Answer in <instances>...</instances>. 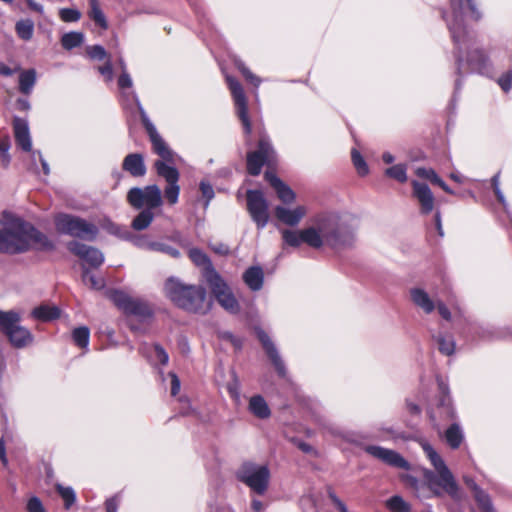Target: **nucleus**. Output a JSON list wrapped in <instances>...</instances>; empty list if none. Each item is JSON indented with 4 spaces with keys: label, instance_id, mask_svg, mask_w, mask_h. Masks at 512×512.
I'll return each mask as SVG.
<instances>
[{
    "label": "nucleus",
    "instance_id": "f257e3e1",
    "mask_svg": "<svg viewBox=\"0 0 512 512\" xmlns=\"http://www.w3.org/2000/svg\"><path fill=\"white\" fill-rule=\"evenodd\" d=\"M357 221L348 216L321 214L300 230L281 229L284 245L299 247L306 244L313 249L330 247L335 251L352 249L357 242Z\"/></svg>",
    "mask_w": 512,
    "mask_h": 512
},
{
    "label": "nucleus",
    "instance_id": "f03ea898",
    "mask_svg": "<svg viewBox=\"0 0 512 512\" xmlns=\"http://www.w3.org/2000/svg\"><path fill=\"white\" fill-rule=\"evenodd\" d=\"M480 17L474 0H450V12L444 15L453 41L458 51V70L462 66L463 51L467 52V65L473 71L484 72L488 59L484 52L476 46L474 36L467 31L464 21L478 20Z\"/></svg>",
    "mask_w": 512,
    "mask_h": 512
},
{
    "label": "nucleus",
    "instance_id": "7ed1b4c3",
    "mask_svg": "<svg viewBox=\"0 0 512 512\" xmlns=\"http://www.w3.org/2000/svg\"><path fill=\"white\" fill-rule=\"evenodd\" d=\"M421 447L434 471L423 470L424 483H420L412 476L405 478L407 484L413 489L415 496L420 499H427L431 496L447 494L454 500H460L462 498L460 486L443 458L428 442H422Z\"/></svg>",
    "mask_w": 512,
    "mask_h": 512
},
{
    "label": "nucleus",
    "instance_id": "20e7f679",
    "mask_svg": "<svg viewBox=\"0 0 512 512\" xmlns=\"http://www.w3.org/2000/svg\"><path fill=\"white\" fill-rule=\"evenodd\" d=\"M3 217L4 229H0L1 253L16 254L29 249L50 252L55 249V243L31 224L10 212H5Z\"/></svg>",
    "mask_w": 512,
    "mask_h": 512
},
{
    "label": "nucleus",
    "instance_id": "39448f33",
    "mask_svg": "<svg viewBox=\"0 0 512 512\" xmlns=\"http://www.w3.org/2000/svg\"><path fill=\"white\" fill-rule=\"evenodd\" d=\"M166 296L177 306L196 313H204L209 308L206 292L201 286L184 285L175 278H170L164 286Z\"/></svg>",
    "mask_w": 512,
    "mask_h": 512
},
{
    "label": "nucleus",
    "instance_id": "423d86ee",
    "mask_svg": "<svg viewBox=\"0 0 512 512\" xmlns=\"http://www.w3.org/2000/svg\"><path fill=\"white\" fill-rule=\"evenodd\" d=\"M166 296L177 306L196 313H204L209 308L206 292L201 286L184 285L175 278H170L164 286Z\"/></svg>",
    "mask_w": 512,
    "mask_h": 512
},
{
    "label": "nucleus",
    "instance_id": "0eeeda50",
    "mask_svg": "<svg viewBox=\"0 0 512 512\" xmlns=\"http://www.w3.org/2000/svg\"><path fill=\"white\" fill-rule=\"evenodd\" d=\"M20 322L21 315L18 312L0 310V332L5 334L16 348H24L34 340L32 333Z\"/></svg>",
    "mask_w": 512,
    "mask_h": 512
},
{
    "label": "nucleus",
    "instance_id": "6e6552de",
    "mask_svg": "<svg viewBox=\"0 0 512 512\" xmlns=\"http://www.w3.org/2000/svg\"><path fill=\"white\" fill-rule=\"evenodd\" d=\"M54 223L59 233L72 237L92 241L98 234V228L95 224L71 214H57L54 217Z\"/></svg>",
    "mask_w": 512,
    "mask_h": 512
},
{
    "label": "nucleus",
    "instance_id": "1a4fd4ad",
    "mask_svg": "<svg viewBox=\"0 0 512 512\" xmlns=\"http://www.w3.org/2000/svg\"><path fill=\"white\" fill-rule=\"evenodd\" d=\"M238 479L257 494H264L270 481L268 466L253 462H245L237 472Z\"/></svg>",
    "mask_w": 512,
    "mask_h": 512
},
{
    "label": "nucleus",
    "instance_id": "9d476101",
    "mask_svg": "<svg viewBox=\"0 0 512 512\" xmlns=\"http://www.w3.org/2000/svg\"><path fill=\"white\" fill-rule=\"evenodd\" d=\"M128 203L136 208L154 209L163 203L161 190L157 185H149L144 188H131L127 194Z\"/></svg>",
    "mask_w": 512,
    "mask_h": 512
},
{
    "label": "nucleus",
    "instance_id": "9b49d317",
    "mask_svg": "<svg viewBox=\"0 0 512 512\" xmlns=\"http://www.w3.org/2000/svg\"><path fill=\"white\" fill-rule=\"evenodd\" d=\"M171 164L174 162H167L164 160H156L154 162V168L158 176L165 179L167 187L164 190V196L170 205H174L178 202L180 193V187L178 185L179 172Z\"/></svg>",
    "mask_w": 512,
    "mask_h": 512
},
{
    "label": "nucleus",
    "instance_id": "f8f14e48",
    "mask_svg": "<svg viewBox=\"0 0 512 512\" xmlns=\"http://www.w3.org/2000/svg\"><path fill=\"white\" fill-rule=\"evenodd\" d=\"M109 298L119 309L123 310L126 314L134 315L140 318H147L151 315V309L145 301L139 298H134L123 291H111Z\"/></svg>",
    "mask_w": 512,
    "mask_h": 512
},
{
    "label": "nucleus",
    "instance_id": "ddd939ff",
    "mask_svg": "<svg viewBox=\"0 0 512 512\" xmlns=\"http://www.w3.org/2000/svg\"><path fill=\"white\" fill-rule=\"evenodd\" d=\"M247 210L258 229H263L269 221V206L264 194L259 190H248Z\"/></svg>",
    "mask_w": 512,
    "mask_h": 512
},
{
    "label": "nucleus",
    "instance_id": "4468645a",
    "mask_svg": "<svg viewBox=\"0 0 512 512\" xmlns=\"http://www.w3.org/2000/svg\"><path fill=\"white\" fill-rule=\"evenodd\" d=\"M209 275L210 278L208 285L210 286L218 303L228 312L233 314L237 313L239 311V304L227 283L219 274L209 272Z\"/></svg>",
    "mask_w": 512,
    "mask_h": 512
},
{
    "label": "nucleus",
    "instance_id": "2eb2a0df",
    "mask_svg": "<svg viewBox=\"0 0 512 512\" xmlns=\"http://www.w3.org/2000/svg\"><path fill=\"white\" fill-rule=\"evenodd\" d=\"M274 151L267 139L261 138L258 149L247 155V169L251 175H258L264 163H270Z\"/></svg>",
    "mask_w": 512,
    "mask_h": 512
},
{
    "label": "nucleus",
    "instance_id": "dca6fc26",
    "mask_svg": "<svg viewBox=\"0 0 512 512\" xmlns=\"http://www.w3.org/2000/svg\"><path fill=\"white\" fill-rule=\"evenodd\" d=\"M226 80L235 102L237 114L242 121L245 132L250 134L252 127L248 117L247 99L243 88L236 79L230 76H227Z\"/></svg>",
    "mask_w": 512,
    "mask_h": 512
},
{
    "label": "nucleus",
    "instance_id": "f3484780",
    "mask_svg": "<svg viewBox=\"0 0 512 512\" xmlns=\"http://www.w3.org/2000/svg\"><path fill=\"white\" fill-rule=\"evenodd\" d=\"M365 451L371 456L383 461L384 463L405 470L410 469V464L396 451L386 449L376 445H370Z\"/></svg>",
    "mask_w": 512,
    "mask_h": 512
},
{
    "label": "nucleus",
    "instance_id": "a211bd4d",
    "mask_svg": "<svg viewBox=\"0 0 512 512\" xmlns=\"http://www.w3.org/2000/svg\"><path fill=\"white\" fill-rule=\"evenodd\" d=\"M67 248L70 252L86 261L92 267H99L104 262V256L100 250L87 246L78 241H71Z\"/></svg>",
    "mask_w": 512,
    "mask_h": 512
},
{
    "label": "nucleus",
    "instance_id": "6ab92c4d",
    "mask_svg": "<svg viewBox=\"0 0 512 512\" xmlns=\"http://www.w3.org/2000/svg\"><path fill=\"white\" fill-rule=\"evenodd\" d=\"M307 212L308 210L304 205H299L292 209L284 206H277L275 208L276 218L288 226L298 225L307 215Z\"/></svg>",
    "mask_w": 512,
    "mask_h": 512
},
{
    "label": "nucleus",
    "instance_id": "aec40b11",
    "mask_svg": "<svg viewBox=\"0 0 512 512\" xmlns=\"http://www.w3.org/2000/svg\"><path fill=\"white\" fill-rule=\"evenodd\" d=\"M413 195L416 197L420 204L421 212L424 214L430 213L434 208V196L430 188L418 181H412Z\"/></svg>",
    "mask_w": 512,
    "mask_h": 512
},
{
    "label": "nucleus",
    "instance_id": "412c9836",
    "mask_svg": "<svg viewBox=\"0 0 512 512\" xmlns=\"http://www.w3.org/2000/svg\"><path fill=\"white\" fill-rule=\"evenodd\" d=\"M148 135L152 143L153 151L157 155H159V157L161 158L160 160H164L167 162H175V153L169 148V146L157 132L155 127L149 128Z\"/></svg>",
    "mask_w": 512,
    "mask_h": 512
},
{
    "label": "nucleus",
    "instance_id": "4be33fe9",
    "mask_svg": "<svg viewBox=\"0 0 512 512\" xmlns=\"http://www.w3.org/2000/svg\"><path fill=\"white\" fill-rule=\"evenodd\" d=\"M13 130L17 145L24 151L32 153V142L27 121L15 117L13 120Z\"/></svg>",
    "mask_w": 512,
    "mask_h": 512
},
{
    "label": "nucleus",
    "instance_id": "5701e85b",
    "mask_svg": "<svg viewBox=\"0 0 512 512\" xmlns=\"http://www.w3.org/2000/svg\"><path fill=\"white\" fill-rule=\"evenodd\" d=\"M410 297L413 304L426 314H430L436 309L437 300H434L422 288H412L410 290Z\"/></svg>",
    "mask_w": 512,
    "mask_h": 512
},
{
    "label": "nucleus",
    "instance_id": "b1692460",
    "mask_svg": "<svg viewBox=\"0 0 512 512\" xmlns=\"http://www.w3.org/2000/svg\"><path fill=\"white\" fill-rule=\"evenodd\" d=\"M266 180L270 183V185L275 189L278 198L285 204L292 203L296 195L292 191V189L283 183L278 177L273 175L272 173H265Z\"/></svg>",
    "mask_w": 512,
    "mask_h": 512
},
{
    "label": "nucleus",
    "instance_id": "393cba45",
    "mask_svg": "<svg viewBox=\"0 0 512 512\" xmlns=\"http://www.w3.org/2000/svg\"><path fill=\"white\" fill-rule=\"evenodd\" d=\"M122 168L134 177H142L146 173L143 156L139 153L128 154L123 160Z\"/></svg>",
    "mask_w": 512,
    "mask_h": 512
},
{
    "label": "nucleus",
    "instance_id": "a878e982",
    "mask_svg": "<svg viewBox=\"0 0 512 512\" xmlns=\"http://www.w3.org/2000/svg\"><path fill=\"white\" fill-rule=\"evenodd\" d=\"M258 337H259V340L261 341V343L263 344V347L266 350L269 358L271 359L272 363L274 364L278 374L281 376H284L285 375V365H284L283 361L281 360L273 343L269 339L268 335L265 334L263 331H259Z\"/></svg>",
    "mask_w": 512,
    "mask_h": 512
},
{
    "label": "nucleus",
    "instance_id": "bb28decb",
    "mask_svg": "<svg viewBox=\"0 0 512 512\" xmlns=\"http://www.w3.org/2000/svg\"><path fill=\"white\" fill-rule=\"evenodd\" d=\"M189 257L194 262L195 265L201 268L202 276L205 281L209 282V272H213L214 274H218L213 268L209 258L207 255L199 249L193 248L189 251Z\"/></svg>",
    "mask_w": 512,
    "mask_h": 512
},
{
    "label": "nucleus",
    "instance_id": "cd10ccee",
    "mask_svg": "<svg viewBox=\"0 0 512 512\" xmlns=\"http://www.w3.org/2000/svg\"><path fill=\"white\" fill-rule=\"evenodd\" d=\"M60 315V309L57 306L51 304H41L35 307L31 312V316L34 319L42 322L52 321L59 318Z\"/></svg>",
    "mask_w": 512,
    "mask_h": 512
},
{
    "label": "nucleus",
    "instance_id": "c85d7f7f",
    "mask_svg": "<svg viewBox=\"0 0 512 512\" xmlns=\"http://www.w3.org/2000/svg\"><path fill=\"white\" fill-rule=\"evenodd\" d=\"M243 280L251 290H260L264 281V273L262 268L259 266L248 268L243 274Z\"/></svg>",
    "mask_w": 512,
    "mask_h": 512
},
{
    "label": "nucleus",
    "instance_id": "c756f323",
    "mask_svg": "<svg viewBox=\"0 0 512 512\" xmlns=\"http://www.w3.org/2000/svg\"><path fill=\"white\" fill-rule=\"evenodd\" d=\"M249 410L254 416L261 419L268 418L271 413L268 404L260 395H256L250 398Z\"/></svg>",
    "mask_w": 512,
    "mask_h": 512
},
{
    "label": "nucleus",
    "instance_id": "7c9ffc66",
    "mask_svg": "<svg viewBox=\"0 0 512 512\" xmlns=\"http://www.w3.org/2000/svg\"><path fill=\"white\" fill-rule=\"evenodd\" d=\"M416 175L420 178L429 180L431 183L441 187L446 193L454 194V191L450 189L446 183L436 174L433 169L417 168L415 171Z\"/></svg>",
    "mask_w": 512,
    "mask_h": 512
},
{
    "label": "nucleus",
    "instance_id": "2f4dec72",
    "mask_svg": "<svg viewBox=\"0 0 512 512\" xmlns=\"http://www.w3.org/2000/svg\"><path fill=\"white\" fill-rule=\"evenodd\" d=\"M36 83V71L34 69L21 71L19 75V90L23 94H30Z\"/></svg>",
    "mask_w": 512,
    "mask_h": 512
},
{
    "label": "nucleus",
    "instance_id": "473e14b6",
    "mask_svg": "<svg viewBox=\"0 0 512 512\" xmlns=\"http://www.w3.org/2000/svg\"><path fill=\"white\" fill-rule=\"evenodd\" d=\"M445 439L452 449H457L464 439L461 427L456 423L452 424L445 432Z\"/></svg>",
    "mask_w": 512,
    "mask_h": 512
},
{
    "label": "nucleus",
    "instance_id": "72a5a7b5",
    "mask_svg": "<svg viewBox=\"0 0 512 512\" xmlns=\"http://www.w3.org/2000/svg\"><path fill=\"white\" fill-rule=\"evenodd\" d=\"M153 219L152 209H144L133 219L131 226L134 230L141 231L148 228Z\"/></svg>",
    "mask_w": 512,
    "mask_h": 512
},
{
    "label": "nucleus",
    "instance_id": "f704fd0d",
    "mask_svg": "<svg viewBox=\"0 0 512 512\" xmlns=\"http://www.w3.org/2000/svg\"><path fill=\"white\" fill-rule=\"evenodd\" d=\"M386 508L390 512H411V505L405 501L401 496L394 495L386 500L385 502Z\"/></svg>",
    "mask_w": 512,
    "mask_h": 512
},
{
    "label": "nucleus",
    "instance_id": "c9c22d12",
    "mask_svg": "<svg viewBox=\"0 0 512 512\" xmlns=\"http://www.w3.org/2000/svg\"><path fill=\"white\" fill-rule=\"evenodd\" d=\"M84 40V35L80 32H70L66 33L61 38V44L62 46L67 49L71 50L72 48H75L82 44Z\"/></svg>",
    "mask_w": 512,
    "mask_h": 512
},
{
    "label": "nucleus",
    "instance_id": "e433bc0d",
    "mask_svg": "<svg viewBox=\"0 0 512 512\" xmlns=\"http://www.w3.org/2000/svg\"><path fill=\"white\" fill-rule=\"evenodd\" d=\"M16 32L18 36L28 41L32 38L34 32V24L31 20H21L16 24Z\"/></svg>",
    "mask_w": 512,
    "mask_h": 512
},
{
    "label": "nucleus",
    "instance_id": "4c0bfd02",
    "mask_svg": "<svg viewBox=\"0 0 512 512\" xmlns=\"http://www.w3.org/2000/svg\"><path fill=\"white\" fill-rule=\"evenodd\" d=\"M385 174L401 183L407 181V166L405 164H396L386 169Z\"/></svg>",
    "mask_w": 512,
    "mask_h": 512
},
{
    "label": "nucleus",
    "instance_id": "58836bf2",
    "mask_svg": "<svg viewBox=\"0 0 512 512\" xmlns=\"http://www.w3.org/2000/svg\"><path fill=\"white\" fill-rule=\"evenodd\" d=\"M82 280L86 285H89L92 289L96 290L102 289L105 285L102 278L97 277L86 268L83 269Z\"/></svg>",
    "mask_w": 512,
    "mask_h": 512
},
{
    "label": "nucleus",
    "instance_id": "ea45409f",
    "mask_svg": "<svg viewBox=\"0 0 512 512\" xmlns=\"http://www.w3.org/2000/svg\"><path fill=\"white\" fill-rule=\"evenodd\" d=\"M89 329L87 327H79L73 331V340L81 348H86L89 343Z\"/></svg>",
    "mask_w": 512,
    "mask_h": 512
},
{
    "label": "nucleus",
    "instance_id": "a19ab883",
    "mask_svg": "<svg viewBox=\"0 0 512 512\" xmlns=\"http://www.w3.org/2000/svg\"><path fill=\"white\" fill-rule=\"evenodd\" d=\"M474 498L482 512H494L488 494L485 493L482 489L474 494Z\"/></svg>",
    "mask_w": 512,
    "mask_h": 512
},
{
    "label": "nucleus",
    "instance_id": "79ce46f5",
    "mask_svg": "<svg viewBox=\"0 0 512 512\" xmlns=\"http://www.w3.org/2000/svg\"><path fill=\"white\" fill-rule=\"evenodd\" d=\"M148 250L163 252L171 257L177 258L180 253L177 249L160 242L147 243Z\"/></svg>",
    "mask_w": 512,
    "mask_h": 512
},
{
    "label": "nucleus",
    "instance_id": "37998d69",
    "mask_svg": "<svg viewBox=\"0 0 512 512\" xmlns=\"http://www.w3.org/2000/svg\"><path fill=\"white\" fill-rule=\"evenodd\" d=\"M58 493L62 497L65 502V507L68 509L71 505L74 504L76 500V495L74 490L71 487H64L60 484L56 486Z\"/></svg>",
    "mask_w": 512,
    "mask_h": 512
},
{
    "label": "nucleus",
    "instance_id": "c03bdc74",
    "mask_svg": "<svg viewBox=\"0 0 512 512\" xmlns=\"http://www.w3.org/2000/svg\"><path fill=\"white\" fill-rule=\"evenodd\" d=\"M439 351L445 355H452L455 350V342L452 337L445 338L439 336L437 338Z\"/></svg>",
    "mask_w": 512,
    "mask_h": 512
},
{
    "label": "nucleus",
    "instance_id": "a18cd8bd",
    "mask_svg": "<svg viewBox=\"0 0 512 512\" xmlns=\"http://www.w3.org/2000/svg\"><path fill=\"white\" fill-rule=\"evenodd\" d=\"M351 157L358 174L361 176L367 175L369 169L361 154L357 150H352Z\"/></svg>",
    "mask_w": 512,
    "mask_h": 512
},
{
    "label": "nucleus",
    "instance_id": "49530a36",
    "mask_svg": "<svg viewBox=\"0 0 512 512\" xmlns=\"http://www.w3.org/2000/svg\"><path fill=\"white\" fill-rule=\"evenodd\" d=\"M59 15L64 22H76L80 19L81 13L76 9L63 8L59 11Z\"/></svg>",
    "mask_w": 512,
    "mask_h": 512
},
{
    "label": "nucleus",
    "instance_id": "de8ad7c7",
    "mask_svg": "<svg viewBox=\"0 0 512 512\" xmlns=\"http://www.w3.org/2000/svg\"><path fill=\"white\" fill-rule=\"evenodd\" d=\"M238 69L241 71L242 75L245 79L251 83L253 86L258 87L261 84V79L254 75L244 64L239 63Z\"/></svg>",
    "mask_w": 512,
    "mask_h": 512
},
{
    "label": "nucleus",
    "instance_id": "09e8293b",
    "mask_svg": "<svg viewBox=\"0 0 512 512\" xmlns=\"http://www.w3.org/2000/svg\"><path fill=\"white\" fill-rule=\"evenodd\" d=\"M90 17L103 29L107 28L106 18L99 6L90 9Z\"/></svg>",
    "mask_w": 512,
    "mask_h": 512
},
{
    "label": "nucleus",
    "instance_id": "8fccbe9b",
    "mask_svg": "<svg viewBox=\"0 0 512 512\" xmlns=\"http://www.w3.org/2000/svg\"><path fill=\"white\" fill-rule=\"evenodd\" d=\"M9 148L10 144L8 140L0 139V159L4 167H7L10 162Z\"/></svg>",
    "mask_w": 512,
    "mask_h": 512
},
{
    "label": "nucleus",
    "instance_id": "3c124183",
    "mask_svg": "<svg viewBox=\"0 0 512 512\" xmlns=\"http://www.w3.org/2000/svg\"><path fill=\"white\" fill-rule=\"evenodd\" d=\"M88 55L93 59L102 60L106 58L107 54L105 49L100 45H94L87 48Z\"/></svg>",
    "mask_w": 512,
    "mask_h": 512
},
{
    "label": "nucleus",
    "instance_id": "603ef678",
    "mask_svg": "<svg viewBox=\"0 0 512 512\" xmlns=\"http://www.w3.org/2000/svg\"><path fill=\"white\" fill-rule=\"evenodd\" d=\"M153 357L155 361H158L162 365H166L168 363L169 357L166 351L159 345H155L153 348Z\"/></svg>",
    "mask_w": 512,
    "mask_h": 512
},
{
    "label": "nucleus",
    "instance_id": "864d4df0",
    "mask_svg": "<svg viewBox=\"0 0 512 512\" xmlns=\"http://www.w3.org/2000/svg\"><path fill=\"white\" fill-rule=\"evenodd\" d=\"M200 190H201L202 196L206 199L205 206H208L209 202L214 197V190H213L212 186L208 182H205V181H202L200 183Z\"/></svg>",
    "mask_w": 512,
    "mask_h": 512
},
{
    "label": "nucleus",
    "instance_id": "5fc2aeb1",
    "mask_svg": "<svg viewBox=\"0 0 512 512\" xmlns=\"http://www.w3.org/2000/svg\"><path fill=\"white\" fill-rule=\"evenodd\" d=\"M130 94L132 95L133 99H135V101H136V103H137L138 109H139V111H140V115H141L142 123H143V125H144V127H145V129H146L147 133H149V128H150V127H155V126L151 123V121H150V120H149V118L147 117V115H146L145 111L143 110V108H142V106H141L140 102H139V101H138V99H137L136 94H135L133 91H131V93H130Z\"/></svg>",
    "mask_w": 512,
    "mask_h": 512
},
{
    "label": "nucleus",
    "instance_id": "6e6d98bb",
    "mask_svg": "<svg viewBox=\"0 0 512 512\" xmlns=\"http://www.w3.org/2000/svg\"><path fill=\"white\" fill-rule=\"evenodd\" d=\"M133 85L132 78L127 73V71H123L118 78V86L121 90L131 89Z\"/></svg>",
    "mask_w": 512,
    "mask_h": 512
},
{
    "label": "nucleus",
    "instance_id": "4d7b16f0",
    "mask_svg": "<svg viewBox=\"0 0 512 512\" xmlns=\"http://www.w3.org/2000/svg\"><path fill=\"white\" fill-rule=\"evenodd\" d=\"M36 156H38V157H39V160H40V162H41V164H42V169H43L44 174H45V175H49V173H50V168H49L48 163H47V162L42 158V155H41V153H40L39 151H33V152L31 153V157H32L33 162H35V158H36ZM31 169H32V170H34V171L36 172V170H37V169H36V165H35V163H32V165H31Z\"/></svg>",
    "mask_w": 512,
    "mask_h": 512
},
{
    "label": "nucleus",
    "instance_id": "13d9d810",
    "mask_svg": "<svg viewBox=\"0 0 512 512\" xmlns=\"http://www.w3.org/2000/svg\"><path fill=\"white\" fill-rule=\"evenodd\" d=\"M498 83L505 92L509 91L512 87V72L509 71L502 75L499 78Z\"/></svg>",
    "mask_w": 512,
    "mask_h": 512
},
{
    "label": "nucleus",
    "instance_id": "bf43d9fd",
    "mask_svg": "<svg viewBox=\"0 0 512 512\" xmlns=\"http://www.w3.org/2000/svg\"><path fill=\"white\" fill-rule=\"evenodd\" d=\"M28 512H44L43 505L37 497H33L27 504Z\"/></svg>",
    "mask_w": 512,
    "mask_h": 512
},
{
    "label": "nucleus",
    "instance_id": "052dcab7",
    "mask_svg": "<svg viewBox=\"0 0 512 512\" xmlns=\"http://www.w3.org/2000/svg\"><path fill=\"white\" fill-rule=\"evenodd\" d=\"M106 229L111 234H115L122 238H129V236H130L129 231H127V230L122 231V229L114 223H109V225L106 227Z\"/></svg>",
    "mask_w": 512,
    "mask_h": 512
},
{
    "label": "nucleus",
    "instance_id": "680f3d73",
    "mask_svg": "<svg viewBox=\"0 0 512 512\" xmlns=\"http://www.w3.org/2000/svg\"><path fill=\"white\" fill-rule=\"evenodd\" d=\"M436 308L443 319L447 321L451 320V313L444 302H442L441 300H437Z\"/></svg>",
    "mask_w": 512,
    "mask_h": 512
},
{
    "label": "nucleus",
    "instance_id": "e2e57ef3",
    "mask_svg": "<svg viewBox=\"0 0 512 512\" xmlns=\"http://www.w3.org/2000/svg\"><path fill=\"white\" fill-rule=\"evenodd\" d=\"M99 72L105 77V80L110 82L113 79V70L110 61H108L104 66L98 68Z\"/></svg>",
    "mask_w": 512,
    "mask_h": 512
},
{
    "label": "nucleus",
    "instance_id": "0e129e2a",
    "mask_svg": "<svg viewBox=\"0 0 512 512\" xmlns=\"http://www.w3.org/2000/svg\"><path fill=\"white\" fill-rule=\"evenodd\" d=\"M169 376L171 377V395L175 396L180 390V380L174 372H170Z\"/></svg>",
    "mask_w": 512,
    "mask_h": 512
},
{
    "label": "nucleus",
    "instance_id": "69168bd1",
    "mask_svg": "<svg viewBox=\"0 0 512 512\" xmlns=\"http://www.w3.org/2000/svg\"><path fill=\"white\" fill-rule=\"evenodd\" d=\"M463 481L466 484V486L473 492V494H476L478 491L481 490V488L475 483V481L471 477L464 475Z\"/></svg>",
    "mask_w": 512,
    "mask_h": 512
},
{
    "label": "nucleus",
    "instance_id": "338daca9",
    "mask_svg": "<svg viewBox=\"0 0 512 512\" xmlns=\"http://www.w3.org/2000/svg\"><path fill=\"white\" fill-rule=\"evenodd\" d=\"M117 497L110 498L106 501V512H117L118 510Z\"/></svg>",
    "mask_w": 512,
    "mask_h": 512
},
{
    "label": "nucleus",
    "instance_id": "774afa93",
    "mask_svg": "<svg viewBox=\"0 0 512 512\" xmlns=\"http://www.w3.org/2000/svg\"><path fill=\"white\" fill-rule=\"evenodd\" d=\"M25 1H26V3H27L28 7H29L31 10H33V11H35V12H38V13H40V14H42V13H43V6H42V5H40V4H38L35 0H25Z\"/></svg>",
    "mask_w": 512,
    "mask_h": 512
}]
</instances>
